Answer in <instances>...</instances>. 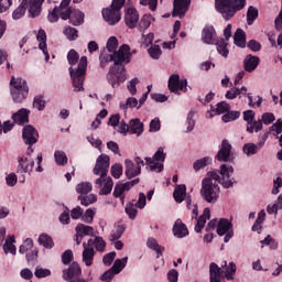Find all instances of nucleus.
<instances>
[{
	"label": "nucleus",
	"instance_id": "1",
	"mask_svg": "<svg viewBox=\"0 0 282 282\" xmlns=\"http://www.w3.org/2000/svg\"><path fill=\"white\" fill-rule=\"evenodd\" d=\"M67 61L70 65L68 72L75 91H84L85 88L83 85L85 84V76L87 74V56L80 57L76 50H70L67 54Z\"/></svg>",
	"mask_w": 282,
	"mask_h": 282
},
{
	"label": "nucleus",
	"instance_id": "2",
	"mask_svg": "<svg viewBox=\"0 0 282 282\" xmlns=\"http://www.w3.org/2000/svg\"><path fill=\"white\" fill-rule=\"evenodd\" d=\"M109 155L101 154L97 158L95 167L93 170L94 175H99L95 181V188H99V195H109L113 191V180L107 175L109 173Z\"/></svg>",
	"mask_w": 282,
	"mask_h": 282
},
{
	"label": "nucleus",
	"instance_id": "3",
	"mask_svg": "<svg viewBox=\"0 0 282 282\" xmlns=\"http://www.w3.org/2000/svg\"><path fill=\"white\" fill-rule=\"evenodd\" d=\"M217 180H219V172L212 171L202 182L200 197H203L207 204H217V199H219L220 189Z\"/></svg>",
	"mask_w": 282,
	"mask_h": 282
},
{
	"label": "nucleus",
	"instance_id": "4",
	"mask_svg": "<svg viewBox=\"0 0 282 282\" xmlns=\"http://www.w3.org/2000/svg\"><path fill=\"white\" fill-rule=\"evenodd\" d=\"M106 248L107 242L99 236H95V238L88 239L87 242H83L82 263L86 268H91L96 252H105Z\"/></svg>",
	"mask_w": 282,
	"mask_h": 282
},
{
	"label": "nucleus",
	"instance_id": "5",
	"mask_svg": "<svg viewBox=\"0 0 282 282\" xmlns=\"http://www.w3.org/2000/svg\"><path fill=\"white\" fill-rule=\"evenodd\" d=\"M130 50L131 47H129V45L123 44L119 47L118 51H113L108 55L101 53L99 56L100 67L104 69V67H107V63H111V61H113L117 67L118 65H127L131 61Z\"/></svg>",
	"mask_w": 282,
	"mask_h": 282
},
{
	"label": "nucleus",
	"instance_id": "6",
	"mask_svg": "<svg viewBox=\"0 0 282 282\" xmlns=\"http://www.w3.org/2000/svg\"><path fill=\"white\" fill-rule=\"evenodd\" d=\"M215 8L226 21L246 8V0H215Z\"/></svg>",
	"mask_w": 282,
	"mask_h": 282
},
{
	"label": "nucleus",
	"instance_id": "7",
	"mask_svg": "<svg viewBox=\"0 0 282 282\" xmlns=\"http://www.w3.org/2000/svg\"><path fill=\"white\" fill-rule=\"evenodd\" d=\"M45 0H22L21 4L13 11L12 17L15 21L25 17V10H29V17L36 19L41 14V7Z\"/></svg>",
	"mask_w": 282,
	"mask_h": 282
},
{
	"label": "nucleus",
	"instance_id": "8",
	"mask_svg": "<svg viewBox=\"0 0 282 282\" xmlns=\"http://www.w3.org/2000/svg\"><path fill=\"white\" fill-rule=\"evenodd\" d=\"M10 94L13 102H23L28 98V94H30L28 82L21 77L12 76L10 80Z\"/></svg>",
	"mask_w": 282,
	"mask_h": 282
},
{
	"label": "nucleus",
	"instance_id": "9",
	"mask_svg": "<svg viewBox=\"0 0 282 282\" xmlns=\"http://www.w3.org/2000/svg\"><path fill=\"white\" fill-rule=\"evenodd\" d=\"M164 160H166L164 148H159L153 158H145V164L149 166L150 171H153L154 173H162V171H164Z\"/></svg>",
	"mask_w": 282,
	"mask_h": 282
},
{
	"label": "nucleus",
	"instance_id": "10",
	"mask_svg": "<svg viewBox=\"0 0 282 282\" xmlns=\"http://www.w3.org/2000/svg\"><path fill=\"white\" fill-rule=\"evenodd\" d=\"M217 184H221L224 188H232L235 186V177H232V173H235V169L232 165L223 164L220 165V170L218 172ZM220 175V176H219Z\"/></svg>",
	"mask_w": 282,
	"mask_h": 282
},
{
	"label": "nucleus",
	"instance_id": "11",
	"mask_svg": "<svg viewBox=\"0 0 282 282\" xmlns=\"http://www.w3.org/2000/svg\"><path fill=\"white\" fill-rule=\"evenodd\" d=\"M107 80L109 85H111L112 89H118V87H120V83H124V80H127V70L124 67L120 69V66L113 65L107 74Z\"/></svg>",
	"mask_w": 282,
	"mask_h": 282
},
{
	"label": "nucleus",
	"instance_id": "12",
	"mask_svg": "<svg viewBox=\"0 0 282 282\" xmlns=\"http://www.w3.org/2000/svg\"><path fill=\"white\" fill-rule=\"evenodd\" d=\"M62 20H69V23L75 26L83 25L85 23V13L78 9H72L67 6L62 9Z\"/></svg>",
	"mask_w": 282,
	"mask_h": 282
},
{
	"label": "nucleus",
	"instance_id": "13",
	"mask_svg": "<svg viewBox=\"0 0 282 282\" xmlns=\"http://www.w3.org/2000/svg\"><path fill=\"white\" fill-rule=\"evenodd\" d=\"M188 82L186 79H180V75L173 74L169 78V89L173 94L180 95V91H187Z\"/></svg>",
	"mask_w": 282,
	"mask_h": 282
},
{
	"label": "nucleus",
	"instance_id": "14",
	"mask_svg": "<svg viewBox=\"0 0 282 282\" xmlns=\"http://www.w3.org/2000/svg\"><path fill=\"white\" fill-rule=\"evenodd\" d=\"M135 184H140V178H135L127 183H117L113 189V197H120L122 204H124V193L131 191Z\"/></svg>",
	"mask_w": 282,
	"mask_h": 282
},
{
	"label": "nucleus",
	"instance_id": "15",
	"mask_svg": "<svg viewBox=\"0 0 282 282\" xmlns=\"http://www.w3.org/2000/svg\"><path fill=\"white\" fill-rule=\"evenodd\" d=\"M32 171H34V160H29L28 156H19L17 173L32 175Z\"/></svg>",
	"mask_w": 282,
	"mask_h": 282
},
{
	"label": "nucleus",
	"instance_id": "16",
	"mask_svg": "<svg viewBox=\"0 0 282 282\" xmlns=\"http://www.w3.org/2000/svg\"><path fill=\"white\" fill-rule=\"evenodd\" d=\"M102 17L108 25H116V23H120V19H122L120 11L111 7L102 10Z\"/></svg>",
	"mask_w": 282,
	"mask_h": 282
},
{
	"label": "nucleus",
	"instance_id": "17",
	"mask_svg": "<svg viewBox=\"0 0 282 282\" xmlns=\"http://www.w3.org/2000/svg\"><path fill=\"white\" fill-rule=\"evenodd\" d=\"M83 274L80 270V264L78 262H73L68 269L63 271V279L65 281H76Z\"/></svg>",
	"mask_w": 282,
	"mask_h": 282
},
{
	"label": "nucleus",
	"instance_id": "18",
	"mask_svg": "<svg viewBox=\"0 0 282 282\" xmlns=\"http://www.w3.org/2000/svg\"><path fill=\"white\" fill-rule=\"evenodd\" d=\"M124 21L127 28L133 30L134 28H138V21H140V13L135 8H128L126 10Z\"/></svg>",
	"mask_w": 282,
	"mask_h": 282
},
{
	"label": "nucleus",
	"instance_id": "19",
	"mask_svg": "<svg viewBox=\"0 0 282 282\" xmlns=\"http://www.w3.org/2000/svg\"><path fill=\"white\" fill-rule=\"evenodd\" d=\"M22 138L25 144H36L39 142V131L28 124L22 130Z\"/></svg>",
	"mask_w": 282,
	"mask_h": 282
},
{
	"label": "nucleus",
	"instance_id": "20",
	"mask_svg": "<svg viewBox=\"0 0 282 282\" xmlns=\"http://www.w3.org/2000/svg\"><path fill=\"white\" fill-rule=\"evenodd\" d=\"M191 8V0H174L173 17H180L182 19L188 12Z\"/></svg>",
	"mask_w": 282,
	"mask_h": 282
},
{
	"label": "nucleus",
	"instance_id": "21",
	"mask_svg": "<svg viewBox=\"0 0 282 282\" xmlns=\"http://www.w3.org/2000/svg\"><path fill=\"white\" fill-rule=\"evenodd\" d=\"M230 151H232L230 142L226 139L223 140L221 148L216 155V160H218V162H230Z\"/></svg>",
	"mask_w": 282,
	"mask_h": 282
},
{
	"label": "nucleus",
	"instance_id": "22",
	"mask_svg": "<svg viewBox=\"0 0 282 282\" xmlns=\"http://www.w3.org/2000/svg\"><path fill=\"white\" fill-rule=\"evenodd\" d=\"M36 40L39 42V50H41L45 56V62L50 61V52L47 51V33L45 30L40 29L36 34Z\"/></svg>",
	"mask_w": 282,
	"mask_h": 282
},
{
	"label": "nucleus",
	"instance_id": "23",
	"mask_svg": "<svg viewBox=\"0 0 282 282\" xmlns=\"http://www.w3.org/2000/svg\"><path fill=\"white\" fill-rule=\"evenodd\" d=\"M69 3H72V0H62L59 7H55L52 11H50L47 17L50 23H56L59 17L61 19H63V15H62L63 8H67Z\"/></svg>",
	"mask_w": 282,
	"mask_h": 282
},
{
	"label": "nucleus",
	"instance_id": "24",
	"mask_svg": "<svg viewBox=\"0 0 282 282\" xmlns=\"http://www.w3.org/2000/svg\"><path fill=\"white\" fill-rule=\"evenodd\" d=\"M209 282H224V269L215 262L209 264Z\"/></svg>",
	"mask_w": 282,
	"mask_h": 282
},
{
	"label": "nucleus",
	"instance_id": "25",
	"mask_svg": "<svg viewBox=\"0 0 282 282\" xmlns=\"http://www.w3.org/2000/svg\"><path fill=\"white\" fill-rule=\"evenodd\" d=\"M126 164V177H128V180H133V177H138V175H140V173H142V166L140 165H135V163H133V161L127 159L124 161Z\"/></svg>",
	"mask_w": 282,
	"mask_h": 282
},
{
	"label": "nucleus",
	"instance_id": "26",
	"mask_svg": "<svg viewBox=\"0 0 282 282\" xmlns=\"http://www.w3.org/2000/svg\"><path fill=\"white\" fill-rule=\"evenodd\" d=\"M12 120L14 124L23 127V124H28L30 122V111L25 108H22L12 115Z\"/></svg>",
	"mask_w": 282,
	"mask_h": 282
},
{
	"label": "nucleus",
	"instance_id": "27",
	"mask_svg": "<svg viewBox=\"0 0 282 282\" xmlns=\"http://www.w3.org/2000/svg\"><path fill=\"white\" fill-rule=\"evenodd\" d=\"M259 56H254V55H247L246 58L243 59V69L245 72H249L252 73L254 72V69H257V67H259Z\"/></svg>",
	"mask_w": 282,
	"mask_h": 282
},
{
	"label": "nucleus",
	"instance_id": "28",
	"mask_svg": "<svg viewBox=\"0 0 282 282\" xmlns=\"http://www.w3.org/2000/svg\"><path fill=\"white\" fill-rule=\"evenodd\" d=\"M173 235L177 237V239H184V237H188V228L185 224L182 223V219H177L173 226Z\"/></svg>",
	"mask_w": 282,
	"mask_h": 282
},
{
	"label": "nucleus",
	"instance_id": "29",
	"mask_svg": "<svg viewBox=\"0 0 282 282\" xmlns=\"http://www.w3.org/2000/svg\"><path fill=\"white\" fill-rule=\"evenodd\" d=\"M217 33L215 32V28L213 26H205L202 32V41L207 45H213Z\"/></svg>",
	"mask_w": 282,
	"mask_h": 282
},
{
	"label": "nucleus",
	"instance_id": "30",
	"mask_svg": "<svg viewBox=\"0 0 282 282\" xmlns=\"http://www.w3.org/2000/svg\"><path fill=\"white\" fill-rule=\"evenodd\" d=\"M14 243H17L14 236H8L6 238L4 245L2 246L4 254H11L12 257L17 254V246Z\"/></svg>",
	"mask_w": 282,
	"mask_h": 282
},
{
	"label": "nucleus",
	"instance_id": "31",
	"mask_svg": "<svg viewBox=\"0 0 282 282\" xmlns=\"http://www.w3.org/2000/svg\"><path fill=\"white\" fill-rule=\"evenodd\" d=\"M77 235L80 237H96V230L91 226L78 224L75 228Z\"/></svg>",
	"mask_w": 282,
	"mask_h": 282
},
{
	"label": "nucleus",
	"instance_id": "32",
	"mask_svg": "<svg viewBox=\"0 0 282 282\" xmlns=\"http://www.w3.org/2000/svg\"><path fill=\"white\" fill-rule=\"evenodd\" d=\"M230 230H232V223L226 218H221L217 225V235L224 237V235H227Z\"/></svg>",
	"mask_w": 282,
	"mask_h": 282
},
{
	"label": "nucleus",
	"instance_id": "33",
	"mask_svg": "<svg viewBox=\"0 0 282 282\" xmlns=\"http://www.w3.org/2000/svg\"><path fill=\"white\" fill-rule=\"evenodd\" d=\"M130 132L134 135H142L144 133V123L140 119H132L129 122Z\"/></svg>",
	"mask_w": 282,
	"mask_h": 282
},
{
	"label": "nucleus",
	"instance_id": "34",
	"mask_svg": "<svg viewBox=\"0 0 282 282\" xmlns=\"http://www.w3.org/2000/svg\"><path fill=\"white\" fill-rule=\"evenodd\" d=\"M208 219H210V208H205L203 215L197 219L195 232H202V229L206 226Z\"/></svg>",
	"mask_w": 282,
	"mask_h": 282
},
{
	"label": "nucleus",
	"instance_id": "35",
	"mask_svg": "<svg viewBox=\"0 0 282 282\" xmlns=\"http://www.w3.org/2000/svg\"><path fill=\"white\" fill-rule=\"evenodd\" d=\"M216 50L220 56H224V58H228V54L230 51H228V41L224 39H218L216 41Z\"/></svg>",
	"mask_w": 282,
	"mask_h": 282
},
{
	"label": "nucleus",
	"instance_id": "36",
	"mask_svg": "<svg viewBox=\"0 0 282 282\" xmlns=\"http://www.w3.org/2000/svg\"><path fill=\"white\" fill-rule=\"evenodd\" d=\"M173 197L177 204H182L186 199V185H177L174 189Z\"/></svg>",
	"mask_w": 282,
	"mask_h": 282
},
{
	"label": "nucleus",
	"instance_id": "37",
	"mask_svg": "<svg viewBox=\"0 0 282 282\" xmlns=\"http://www.w3.org/2000/svg\"><path fill=\"white\" fill-rule=\"evenodd\" d=\"M77 199L80 202L82 206H91V204L98 202V196L96 194H84L79 195Z\"/></svg>",
	"mask_w": 282,
	"mask_h": 282
},
{
	"label": "nucleus",
	"instance_id": "38",
	"mask_svg": "<svg viewBox=\"0 0 282 282\" xmlns=\"http://www.w3.org/2000/svg\"><path fill=\"white\" fill-rule=\"evenodd\" d=\"M234 43L238 47H246V32L241 29H237L234 35Z\"/></svg>",
	"mask_w": 282,
	"mask_h": 282
},
{
	"label": "nucleus",
	"instance_id": "39",
	"mask_svg": "<svg viewBox=\"0 0 282 282\" xmlns=\"http://www.w3.org/2000/svg\"><path fill=\"white\" fill-rule=\"evenodd\" d=\"M37 241L40 246H43V248H46L47 250L54 248V240H52V237L47 234H41Z\"/></svg>",
	"mask_w": 282,
	"mask_h": 282
},
{
	"label": "nucleus",
	"instance_id": "40",
	"mask_svg": "<svg viewBox=\"0 0 282 282\" xmlns=\"http://www.w3.org/2000/svg\"><path fill=\"white\" fill-rule=\"evenodd\" d=\"M90 191H94V186L90 182H82L76 185V193H78V195H89Z\"/></svg>",
	"mask_w": 282,
	"mask_h": 282
},
{
	"label": "nucleus",
	"instance_id": "41",
	"mask_svg": "<svg viewBox=\"0 0 282 282\" xmlns=\"http://www.w3.org/2000/svg\"><path fill=\"white\" fill-rule=\"evenodd\" d=\"M147 246L148 248H150V250H154L158 257H162V252H164V247H160L155 238H148Z\"/></svg>",
	"mask_w": 282,
	"mask_h": 282
},
{
	"label": "nucleus",
	"instance_id": "42",
	"mask_svg": "<svg viewBox=\"0 0 282 282\" xmlns=\"http://www.w3.org/2000/svg\"><path fill=\"white\" fill-rule=\"evenodd\" d=\"M127 261H129V258L127 257L122 259H117L110 269L115 271V274H120V272H122V270H124V268L127 267Z\"/></svg>",
	"mask_w": 282,
	"mask_h": 282
},
{
	"label": "nucleus",
	"instance_id": "43",
	"mask_svg": "<svg viewBox=\"0 0 282 282\" xmlns=\"http://www.w3.org/2000/svg\"><path fill=\"white\" fill-rule=\"evenodd\" d=\"M124 225L115 226L109 237L110 241H118V239H120V237H122V235L124 234Z\"/></svg>",
	"mask_w": 282,
	"mask_h": 282
},
{
	"label": "nucleus",
	"instance_id": "44",
	"mask_svg": "<svg viewBox=\"0 0 282 282\" xmlns=\"http://www.w3.org/2000/svg\"><path fill=\"white\" fill-rule=\"evenodd\" d=\"M263 129V123H261V120H256L250 121L247 123V131L248 133H259Z\"/></svg>",
	"mask_w": 282,
	"mask_h": 282
},
{
	"label": "nucleus",
	"instance_id": "45",
	"mask_svg": "<svg viewBox=\"0 0 282 282\" xmlns=\"http://www.w3.org/2000/svg\"><path fill=\"white\" fill-rule=\"evenodd\" d=\"M259 144H254L252 142L246 143L242 148V151L245 153V155H248V158H250V155H257L258 151H259Z\"/></svg>",
	"mask_w": 282,
	"mask_h": 282
},
{
	"label": "nucleus",
	"instance_id": "46",
	"mask_svg": "<svg viewBox=\"0 0 282 282\" xmlns=\"http://www.w3.org/2000/svg\"><path fill=\"white\" fill-rule=\"evenodd\" d=\"M153 21V17L145 14L139 22V32H144V30H149L151 28V23Z\"/></svg>",
	"mask_w": 282,
	"mask_h": 282
},
{
	"label": "nucleus",
	"instance_id": "47",
	"mask_svg": "<svg viewBox=\"0 0 282 282\" xmlns=\"http://www.w3.org/2000/svg\"><path fill=\"white\" fill-rule=\"evenodd\" d=\"M210 162H213V159H210L209 156H205L203 159L196 160L193 164V169L194 171H202V169H206V166L210 164Z\"/></svg>",
	"mask_w": 282,
	"mask_h": 282
},
{
	"label": "nucleus",
	"instance_id": "48",
	"mask_svg": "<svg viewBox=\"0 0 282 282\" xmlns=\"http://www.w3.org/2000/svg\"><path fill=\"white\" fill-rule=\"evenodd\" d=\"M235 274H237V264L229 262L228 267L225 269V279H227V281H234Z\"/></svg>",
	"mask_w": 282,
	"mask_h": 282
},
{
	"label": "nucleus",
	"instance_id": "49",
	"mask_svg": "<svg viewBox=\"0 0 282 282\" xmlns=\"http://www.w3.org/2000/svg\"><path fill=\"white\" fill-rule=\"evenodd\" d=\"M54 158L58 166H65V164H67V154L63 150H56Z\"/></svg>",
	"mask_w": 282,
	"mask_h": 282
},
{
	"label": "nucleus",
	"instance_id": "50",
	"mask_svg": "<svg viewBox=\"0 0 282 282\" xmlns=\"http://www.w3.org/2000/svg\"><path fill=\"white\" fill-rule=\"evenodd\" d=\"M32 248H34V241L31 238H26L23 243L19 248L20 254H25L30 251H32Z\"/></svg>",
	"mask_w": 282,
	"mask_h": 282
},
{
	"label": "nucleus",
	"instance_id": "51",
	"mask_svg": "<svg viewBox=\"0 0 282 282\" xmlns=\"http://www.w3.org/2000/svg\"><path fill=\"white\" fill-rule=\"evenodd\" d=\"M258 17H259V10L252 6L249 7L247 11L248 25H252V23H254V20L258 19Z\"/></svg>",
	"mask_w": 282,
	"mask_h": 282
},
{
	"label": "nucleus",
	"instance_id": "52",
	"mask_svg": "<svg viewBox=\"0 0 282 282\" xmlns=\"http://www.w3.org/2000/svg\"><path fill=\"white\" fill-rule=\"evenodd\" d=\"M64 35L68 41H76V39H78V30H76V28L65 26Z\"/></svg>",
	"mask_w": 282,
	"mask_h": 282
},
{
	"label": "nucleus",
	"instance_id": "53",
	"mask_svg": "<svg viewBox=\"0 0 282 282\" xmlns=\"http://www.w3.org/2000/svg\"><path fill=\"white\" fill-rule=\"evenodd\" d=\"M34 276H36V279H47V276H52V270L36 267Z\"/></svg>",
	"mask_w": 282,
	"mask_h": 282
},
{
	"label": "nucleus",
	"instance_id": "54",
	"mask_svg": "<svg viewBox=\"0 0 282 282\" xmlns=\"http://www.w3.org/2000/svg\"><path fill=\"white\" fill-rule=\"evenodd\" d=\"M126 214L128 215L129 219H135V217H138L137 205L132 203H128L126 205Z\"/></svg>",
	"mask_w": 282,
	"mask_h": 282
},
{
	"label": "nucleus",
	"instance_id": "55",
	"mask_svg": "<svg viewBox=\"0 0 282 282\" xmlns=\"http://www.w3.org/2000/svg\"><path fill=\"white\" fill-rule=\"evenodd\" d=\"M186 133H191V131H193V129H195V111L191 110L187 115V119H186Z\"/></svg>",
	"mask_w": 282,
	"mask_h": 282
},
{
	"label": "nucleus",
	"instance_id": "56",
	"mask_svg": "<svg viewBox=\"0 0 282 282\" xmlns=\"http://www.w3.org/2000/svg\"><path fill=\"white\" fill-rule=\"evenodd\" d=\"M94 217H96V209L88 208L83 214L82 219L86 224H94Z\"/></svg>",
	"mask_w": 282,
	"mask_h": 282
},
{
	"label": "nucleus",
	"instance_id": "57",
	"mask_svg": "<svg viewBox=\"0 0 282 282\" xmlns=\"http://www.w3.org/2000/svg\"><path fill=\"white\" fill-rule=\"evenodd\" d=\"M213 111L215 113H217L218 116H221V113H226V112L230 111V105L226 101L218 102L217 107L215 109H213Z\"/></svg>",
	"mask_w": 282,
	"mask_h": 282
},
{
	"label": "nucleus",
	"instance_id": "58",
	"mask_svg": "<svg viewBox=\"0 0 282 282\" xmlns=\"http://www.w3.org/2000/svg\"><path fill=\"white\" fill-rule=\"evenodd\" d=\"M123 167L122 164L116 163L115 165L111 166L110 173L115 180H120L122 176Z\"/></svg>",
	"mask_w": 282,
	"mask_h": 282
},
{
	"label": "nucleus",
	"instance_id": "59",
	"mask_svg": "<svg viewBox=\"0 0 282 282\" xmlns=\"http://www.w3.org/2000/svg\"><path fill=\"white\" fill-rule=\"evenodd\" d=\"M241 116V112L239 111H227L226 115L221 117L223 122H232V120H237Z\"/></svg>",
	"mask_w": 282,
	"mask_h": 282
},
{
	"label": "nucleus",
	"instance_id": "60",
	"mask_svg": "<svg viewBox=\"0 0 282 282\" xmlns=\"http://www.w3.org/2000/svg\"><path fill=\"white\" fill-rule=\"evenodd\" d=\"M7 186H10V188H13V186H17L19 182V177L17 176V173L11 172L6 176Z\"/></svg>",
	"mask_w": 282,
	"mask_h": 282
},
{
	"label": "nucleus",
	"instance_id": "61",
	"mask_svg": "<svg viewBox=\"0 0 282 282\" xmlns=\"http://www.w3.org/2000/svg\"><path fill=\"white\" fill-rule=\"evenodd\" d=\"M149 55L151 56V58H153L154 61H158V58H160V56H162V48H160V46L154 45L151 46L149 50Z\"/></svg>",
	"mask_w": 282,
	"mask_h": 282
},
{
	"label": "nucleus",
	"instance_id": "62",
	"mask_svg": "<svg viewBox=\"0 0 282 282\" xmlns=\"http://www.w3.org/2000/svg\"><path fill=\"white\" fill-rule=\"evenodd\" d=\"M107 50L109 54H112L113 52H116V50H118V39L116 36L109 37L107 42Z\"/></svg>",
	"mask_w": 282,
	"mask_h": 282
},
{
	"label": "nucleus",
	"instance_id": "63",
	"mask_svg": "<svg viewBox=\"0 0 282 282\" xmlns=\"http://www.w3.org/2000/svg\"><path fill=\"white\" fill-rule=\"evenodd\" d=\"M275 117L272 112H264L260 119L262 124H272L274 122Z\"/></svg>",
	"mask_w": 282,
	"mask_h": 282
},
{
	"label": "nucleus",
	"instance_id": "64",
	"mask_svg": "<svg viewBox=\"0 0 282 282\" xmlns=\"http://www.w3.org/2000/svg\"><path fill=\"white\" fill-rule=\"evenodd\" d=\"M270 131L273 132V135H279L282 133V120L279 119L275 123L270 127Z\"/></svg>",
	"mask_w": 282,
	"mask_h": 282
}]
</instances>
